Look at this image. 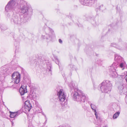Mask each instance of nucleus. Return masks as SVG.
Listing matches in <instances>:
<instances>
[{"instance_id": "obj_1", "label": "nucleus", "mask_w": 127, "mask_h": 127, "mask_svg": "<svg viewBox=\"0 0 127 127\" xmlns=\"http://www.w3.org/2000/svg\"><path fill=\"white\" fill-rule=\"evenodd\" d=\"M27 3L24 0H11L8 3L5 8L7 12H13L18 5H21L20 10L24 15L25 18L27 20L30 17L32 11L31 8H29L27 5Z\"/></svg>"}, {"instance_id": "obj_31", "label": "nucleus", "mask_w": 127, "mask_h": 127, "mask_svg": "<svg viewBox=\"0 0 127 127\" xmlns=\"http://www.w3.org/2000/svg\"><path fill=\"white\" fill-rule=\"evenodd\" d=\"M101 6H103V5H101Z\"/></svg>"}, {"instance_id": "obj_10", "label": "nucleus", "mask_w": 127, "mask_h": 127, "mask_svg": "<svg viewBox=\"0 0 127 127\" xmlns=\"http://www.w3.org/2000/svg\"><path fill=\"white\" fill-rule=\"evenodd\" d=\"M95 0H81V3L84 5L91 6L94 3Z\"/></svg>"}, {"instance_id": "obj_19", "label": "nucleus", "mask_w": 127, "mask_h": 127, "mask_svg": "<svg viewBox=\"0 0 127 127\" xmlns=\"http://www.w3.org/2000/svg\"><path fill=\"white\" fill-rule=\"evenodd\" d=\"M118 43H120V47L121 48V47H124V49L123 50L125 49H127V44H123L121 42H119Z\"/></svg>"}, {"instance_id": "obj_16", "label": "nucleus", "mask_w": 127, "mask_h": 127, "mask_svg": "<svg viewBox=\"0 0 127 127\" xmlns=\"http://www.w3.org/2000/svg\"><path fill=\"white\" fill-rule=\"evenodd\" d=\"M10 112V117L11 118H14L17 117L20 113L19 112Z\"/></svg>"}, {"instance_id": "obj_18", "label": "nucleus", "mask_w": 127, "mask_h": 127, "mask_svg": "<svg viewBox=\"0 0 127 127\" xmlns=\"http://www.w3.org/2000/svg\"><path fill=\"white\" fill-rule=\"evenodd\" d=\"M47 68L46 69V71H51V65L49 63L47 64Z\"/></svg>"}, {"instance_id": "obj_26", "label": "nucleus", "mask_w": 127, "mask_h": 127, "mask_svg": "<svg viewBox=\"0 0 127 127\" xmlns=\"http://www.w3.org/2000/svg\"><path fill=\"white\" fill-rule=\"evenodd\" d=\"M59 42L60 43H61V44L62 43V42H63L62 41L61 39H59Z\"/></svg>"}, {"instance_id": "obj_7", "label": "nucleus", "mask_w": 127, "mask_h": 127, "mask_svg": "<svg viewBox=\"0 0 127 127\" xmlns=\"http://www.w3.org/2000/svg\"><path fill=\"white\" fill-rule=\"evenodd\" d=\"M17 65H13L11 67H9L7 68L6 66H3L2 67H3V70L5 71H13L16 70L17 69H20L22 71H24V69L20 67L17 66Z\"/></svg>"}, {"instance_id": "obj_2", "label": "nucleus", "mask_w": 127, "mask_h": 127, "mask_svg": "<svg viewBox=\"0 0 127 127\" xmlns=\"http://www.w3.org/2000/svg\"><path fill=\"white\" fill-rule=\"evenodd\" d=\"M74 84L73 82L69 84V87L71 89H74V92L72 93L73 94V98L74 100L78 102H84L86 96L85 94L79 93L77 89H74Z\"/></svg>"}, {"instance_id": "obj_13", "label": "nucleus", "mask_w": 127, "mask_h": 127, "mask_svg": "<svg viewBox=\"0 0 127 127\" xmlns=\"http://www.w3.org/2000/svg\"><path fill=\"white\" fill-rule=\"evenodd\" d=\"M120 43H118L117 45L115 43H111V45L112 46L116 47V48L120 50H123L124 48V47H120Z\"/></svg>"}, {"instance_id": "obj_4", "label": "nucleus", "mask_w": 127, "mask_h": 127, "mask_svg": "<svg viewBox=\"0 0 127 127\" xmlns=\"http://www.w3.org/2000/svg\"><path fill=\"white\" fill-rule=\"evenodd\" d=\"M11 21L15 25H20L25 22L27 20L20 17L19 15L17 13H14L12 18L10 19Z\"/></svg>"}, {"instance_id": "obj_21", "label": "nucleus", "mask_w": 127, "mask_h": 127, "mask_svg": "<svg viewBox=\"0 0 127 127\" xmlns=\"http://www.w3.org/2000/svg\"><path fill=\"white\" fill-rule=\"evenodd\" d=\"M31 97H32L33 99H35L36 97V94L34 92L32 93L30 95Z\"/></svg>"}, {"instance_id": "obj_9", "label": "nucleus", "mask_w": 127, "mask_h": 127, "mask_svg": "<svg viewBox=\"0 0 127 127\" xmlns=\"http://www.w3.org/2000/svg\"><path fill=\"white\" fill-rule=\"evenodd\" d=\"M115 63L112 64V66L116 65V66L118 65V64L123 61L122 58L118 54L115 55Z\"/></svg>"}, {"instance_id": "obj_28", "label": "nucleus", "mask_w": 127, "mask_h": 127, "mask_svg": "<svg viewBox=\"0 0 127 127\" xmlns=\"http://www.w3.org/2000/svg\"><path fill=\"white\" fill-rule=\"evenodd\" d=\"M125 79L127 82V75L125 76Z\"/></svg>"}, {"instance_id": "obj_5", "label": "nucleus", "mask_w": 127, "mask_h": 127, "mask_svg": "<svg viewBox=\"0 0 127 127\" xmlns=\"http://www.w3.org/2000/svg\"><path fill=\"white\" fill-rule=\"evenodd\" d=\"M54 35V32L49 27H47L42 34L41 38L43 39H46L49 41L51 40L52 36Z\"/></svg>"}, {"instance_id": "obj_23", "label": "nucleus", "mask_w": 127, "mask_h": 127, "mask_svg": "<svg viewBox=\"0 0 127 127\" xmlns=\"http://www.w3.org/2000/svg\"><path fill=\"white\" fill-rule=\"evenodd\" d=\"M55 62L56 63V64H58L59 66V59L57 57H55Z\"/></svg>"}, {"instance_id": "obj_29", "label": "nucleus", "mask_w": 127, "mask_h": 127, "mask_svg": "<svg viewBox=\"0 0 127 127\" xmlns=\"http://www.w3.org/2000/svg\"><path fill=\"white\" fill-rule=\"evenodd\" d=\"M4 76H2V77H0V80L1 81V78L2 77V78H3V79L4 78Z\"/></svg>"}, {"instance_id": "obj_27", "label": "nucleus", "mask_w": 127, "mask_h": 127, "mask_svg": "<svg viewBox=\"0 0 127 127\" xmlns=\"http://www.w3.org/2000/svg\"><path fill=\"white\" fill-rule=\"evenodd\" d=\"M3 67H2L0 68V71H3Z\"/></svg>"}, {"instance_id": "obj_22", "label": "nucleus", "mask_w": 127, "mask_h": 127, "mask_svg": "<svg viewBox=\"0 0 127 127\" xmlns=\"http://www.w3.org/2000/svg\"><path fill=\"white\" fill-rule=\"evenodd\" d=\"M112 76L114 78L117 77L118 75V74L117 72H112Z\"/></svg>"}, {"instance_id": "obj_11", "label": "nucleus", "mask_w": 127, "mask_h": 127, "mask_svg": "<svg viewBox=\"0 0 127 127\" xmlns=\"http://www.w3.org/2000/svg\"><path fill=\"white\" fill-rule=\"evenodd\" d=\"M32 106L29 100H27L25 102L24 108L26 111H29L32 108Z\"/></svg>"}, {"instance_id": "obj_12", "label": "nucleus", "mask_w": 127, "mask_h": 127, "mask_svg": "<svg viewBox=\"0 0 127 127\" xmlns=\"http://www.w3.org/2000/svg\"><path fill=\"white\" fill-rule=\"evenodd\" d=\"M19 91L21 95H23L25 93H26L27 91L26 86H22L20 88Z\"/></svg>"}, {"instance_id": "obj_25", "label": "nucleus", "mask_w": 127, "mask_h": 127, "mask_svg": "<svg viewBox=\"0 0 127 127\" xmlns=\"http://www.w3.org/2000/svg\"><path fill=\"white\" fill-rule=\"evenodd\" d=\"M0 114L3 117H4L6 116V114L4 113L1 110L0 111Z\"/></svg>"}, {"instance_id": "obj_20", "label": "nucleus", "mask_w": 127, "mask_h": 127, "mask_svg": "<svg viewBox=\"0 0 127 127\" xmlns=\"http://www.w3.org/2000/svg\"><path fill=\"white\" fill-rule=\"evenodd\" d=\"M120 112H119L118 111L116 112L114 115L113 116V118L114 119H116L119 116Z\"/></svg>"}, {"instance_id": "obj_24", "label": "nucleus", "mask_w": 127, "mask_h": 127, "mask_svg": "<svg viewBox=\"0 0 127 127\" xmlns=\"http://www.w3.org/2000/svg\"><path fill=\"white\" fill-rule=\"evenodd\" d=\"M69 66L71 68V70H75V66L74 65L72 64H70L69 65Z\"/></svg>"}, {"instance_id": "obj_3", "label": "nucleus", "mask_w": 127, "mask_h": 127, "mask_svg": "<svg viewBox=\"0 0 127 127\" xmlns=\"http://www.w3.org/2000/svg\"><path fill=\"white\" fill-rule=\"evenodd\" d=\"M112 87V83L111 81L105 80L101 84V90L103 93H109L111 91Z\"/></svg>"}, {"instance_id": "obj_6", "label": "nucleus", "mask_w": 127, "mask_h": 127, "mask_svg": "<svg viewBox=\"0 0 127 127\" xmlns=\"http://www.w3.org/2000/svg\"><path fill=\"white\" fill-rule=\"evenodd\" d=\"M59 100L62 102V104H64V102L65 103V100L66 95L64 90L62 89H60L58 93Z\"/></svg>"}, {"instance_id": "obj_15", "label": "nucleus", "mask_w": 127, "mask_h": 127, "mask_svg": "<svg viewBox=\"0 0 127 127\" xmlns=\"http://www.w3.org/2000/svg\"><path fill=\"white\" fill-rule=\"evenodd\" d=\"M91 106L92 109L95 112V116L96 118L97 119L98 117V114L96 112V106L94 104H91Z\"/></svg>"}, {"instance_id": "obj_14", "label": "nucleus", "mask_w": 127, "mask_h": 127, "mask_svg": "<svg viewBox=\"0 0 127 127\" xmlns=\"http://www.w3.org/2000/svg\"><path fill=\"white\" fill-rule=\"evenodd\" d=\"M124 86L125 84L123 83H121L119 86L118 88L121 93H124L125 92L124 88Z\"/></svg>"}, {"instance_id": "obj_17", "label": "nucleus", "mask_w": 127, "mask_h": 127, "mask_svg": "<svg viewBox=\"0 0 127 127\" xmlns=\"http://www.w3.org/2000/svg\"><path fill=\"white\" fill-rule=\"evenodd\" d=\"M119 64L118 65L119 67L120 68L122 69L123 70L125 68V67L126 65V63L124 61L118 64Z\"/></svg>"}, {"instance_id": "obj_30", "label": "nucleus", "mask_w": 127, "mask_h": 127, "mask_svg": "<svg viewBox=\"0 0 127 127\" xmlns=\"http://www.w3.org/2000/svg\"><path fill=\"white\" fill-rule=\"evenodd\" d=\"M51 72H50V74H51Z\"/></svg>"}, {"instance_id": "obj_8", "label": "nucleus", "mask_w": 127, "mask_h": 127, "mask_svg": "<svg viewBox=\"0 0 127 127\" xmlns=\"http://www.w3.org/2000/svg\"><path fill=\"white\" fill-rule=\"evenodd\" d=\"M20 76V75L18 72H14L12 75V77L13 79V81L15 83L17 84L19 83Z\"/></svg>"}]
</instances>
